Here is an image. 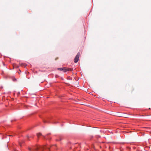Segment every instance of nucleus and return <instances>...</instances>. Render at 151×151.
<instances>
[{
    "instance_id": "f257e3e1",
    "label": "nucleus",
    "mask_w": 151,
    "mask_h": 151,
    "mask_svg": "<svg viewBox=\"0 0 151 151\" xmlns=\"http://www.w3.org/2000/svg\"><path fill=\"white\" fill-rule=\"evenodd\" d=\"M45 150L47 151H50L49 146L48 145L43 146H37L33 149L29 148L30 151H45Z\"/></svg>"
},
{
    "instance_id": "f03ea898",
    "label": "nucleus",
    "mask_w": 151,
    "mask_h": 151,
    "mask_svg": "<svg viewBox=\"0 0 151 151\" xmlns=\"http://www.w3.org/2000/svg\"><path fill=\"white\" fill-rule=\"evenodd\" d=\"M58 69L59 70H61V71H63V72H66V71H69V70H71V69L70 68H58Z\"/></svg>"
},
{
    "instance_id": "7ed1b4c3",
    "label": "nucleus",
    "mask_w": 151,
    "mask_h": 151,
    "mask_svg": "<svg viewBox=\"0 0 151 151\" xmlns=\"http://www.w3.org/2000/svg\"><path fill=\"white\" fill-rule=\"evenodd\" d=\"M80 55V53L78 52L74 59V62L75 63H77L79 60V58Z\"/></svg>"
},
{
    "instance_id": "20e7f679",
    "label": "nucleus",
    "mask_w": 151,
    "mask_h": 151,
    "mask_svg": "<svg viewBox=\"0 0 151 151\" xmlns=\"http://www.w3.org/2000/svg\"><path fill=\"white\" fill-rule=\"evenodd\" d=\"M41 135V134L40 133H39L37 134V135L38 137H39Z\"/></svg>"
},
{
    "instance_id": "39448f33",
    "label": "nucleus",
    "mask_w": 151,
    "mask_h": 151,
    "mask_svg": "<svg viewBox=\"0 0 151 151\" xmlns=\"http://www.w3.org/2000/svg\"><path fill=\"white\" fill-rule=\"evenodd\" d=\"M12 80L14 81H17V79L16 78H15L14 77H13L12 78Z\"/></svg>"
},
{
    "instance_id": "423d86ee",
    "label": "nucleus",
    "mask_w": 151,
    "mask_h": 151,
    "mask_svg": "<svg viewBox=\"0 0 151 151\" xmlns=\"http://www.w3.org/2000/svg\"><path fill=\"white\" fill-rule=\"evenodd\" d=\"M61 140V139L60 138V140H59V139H57V141H59V140Z\"/></svg>"
},
{
    "instance_id": "0eeeda50",
    "label": "nucleus",
    "mask_w": 151,
    "mask_h": 151,
    "mask_svg": "<svg viewBox=\"0 0 151 151\" xmlns=\"http://www.w3.org/2000/svg\"><path fill=\"white\" fill-rule=\"evenodd\" d=\"M20 145L21 146H22L21 144L20 143H19Z\"/></svg>"
},
{
    "instance_id": "6e6552de",
    "label": "nucleus",
    "mask_w": 151,
    "mask_h": 151,
    "mask_svg": "<svg viewBox=\"0 0 151 151\" xmlns=\"http://www.w3.org/2000/svg\"><path fill=\"white\" fill-rule=\"evenodd\" d=\"M53 147H56V145H54V146H53Z\"/></svg>"
},
{
    "instance_id": "1a4fd4ad",
    "label": "nucleus",
    "mask_w": 151,
    "mask_h": 151,
    "mask_svg": "<svg viewBox=\"0 0 151 151\" xmlns=\"http://www.w3.org/2000/svg\"><path fill=\"white\" fill-rule=\"evenodd\" d=\"M45 138L46 139V137H45Z\"/></svg>"
},
{
    "instance_id": "9d476101",
    "label": "nucleus",
    "mask_w": 151,
    "mask_h": 151,
    "mask_svg": "<svg viewBox=\"0 0 151 151\" xmlns=\"http://www.w3.org/2000/svg\"><path fill=\"white\" fill-rule=\"evenodd\" d=\"M10 136V135H8V136Z\"/></svg>"
}]
</instances>
